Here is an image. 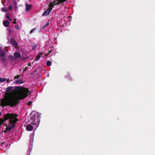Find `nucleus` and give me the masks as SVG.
Returning a JSON list of instances; mask_svg holds the SVG:
<instances>
[{
  "instance_id": "obj_1",
  "label": "nucleus",
  "mask_w": 155,
  "mask_h": 155,
  "mask_svg": "<svg viewBox=\"0 0 155 155\" xmlns=\"http://www.w3.org/2000/svg\"><path fill=\"white\" fill-rule=\"evenodd\" d=\"M14 90L17 92V96L10 98L6 102V105L11 107L16 105L18 104L19 100L24 99L31 93L28 88L22 86H17L14 88Z\"/></svg>"
},
{
  "instance_id": "obj_2",
  "label": "nucleus",
  "mask_w": 155,
  "mask_h": 155,
  "mask_svg": "<svg viewBox=\"0 0 155 155\" xmlns=\"http://www.w3.org/2000/svg\"><path fill=\"white\" fill-rule=\"evenodd\" d=\"M18 115L16 114L12 113L10 114L9 113L4 115V119L2 118H0V126L6 120L8 119H10L9 123L11 124H15L17 121H18V119L17 117Z\"/></svg>"
},
{
  "instance_id": "obj_3",
  "label": "nucleus",
  "mask_w": 155,
  "mask_h": 155,
  "mask_svg": "<svg viewBox=\"0 0 155 155\" xmlns=\"http://www.w3.org/2000/svg\"><path fill=\"white\" fill-rule=\"evenodd\" d=\"M36 117L35 115H33L30 118L31 120V122L34 125H36L38 121L36 119Z\"/></svg>"
},
{
  "instance_id": "obj_4",
  "label": "nucleus",
  "mask_w": 155,
  "mask_h": 155,
  "mask_svg": "<svg viewBox=\"0 0 155 155\" xmlns=\"http://www.w3.org/2000/svg\"><path fill=\"white\" fill-rule=\"evenodd\" d=\"M11 44L15 48H17L18 46L17 42L14 38H11L10 40Z\"/></svg>"
},
{
  "instance_id": "obj_5",
  "label": "nucleus",
  "mask_w": 155,
  "mask_h": 155,
  "mask_svg": "<svg viewBox=\"0 0 155 155\" xmlns=\"http://www.w3.org/2000/svg\"><path fill=\"white\" fill-rule=\"evenodd\" d=\"M51 11V9L48 8L45 10L42 14V16H47L49 15Z\"/></svg>"
},
{
  "instance_id": "obj_6",
  "label": "nucleus",
  "mask_w": 155,
  "mask_h": 155,
  "mask_svg": "<svg viewBox=\"0 0 155 155\" xmlns=\"http://www.w3.org/2000/svg\"><path fill=\"white\" fill-rule=\"evenodd\" d=\"M14 55L15 59L17 58H21V55L20 53L18 52H15L14 54Z\"/></svg>"
},
{
  "instance_id": "obj_7",
  "label": "nucleus",
  "mask_w": 155,
  "mask_h": 155,
  "mask_svg": "<svg viewBox=\"0 0 155 155\" xmlns=\"http://www.w3.org/2000/svg\"><path fill=\"white\" fill-rule=\"evenodd\" d=\"M23 81L21 79H19L16 80L14 82V84H21L23 83Z\"/></svg>"
},
{
  "instance_id": "obj_8",
  "label": "nucleus",
  "mask_w": 155,
  "mask_h": 155,
  "mask_svg": "<svg viewBox=\"0 0 155 155\" xmlns=\"http://www.w3.org/2000/svg\"><path fill=\"white\" fill-rule=\"evenodd\" d=\"M15 124H12V125H9L8 127H6V130L8 131H10L12 129L15 127Z\"/></svg>"
},
{
  "instance_id": "obj_9",
  "label": "nucleus",
  "mask_w": 155,
  "mask_h": 155,
  "mask_svg": "<svg viewBox=\"0 0 155 155\" xmlns=\"http://www.w3.org/2000/svg\"><path fill=\"white\" fill-rule=\"evenodd\" d=\"M33 127L30 125L29 124L27 125L26 127V129L28 131H31L33 129Z\"/></svg>"
},
{
  "instance_id": "obj_10",
  "label": "nucleus",
  "mask_w": 155,
  "mask_h": 155,
  "mask_svg": "<svg viewBox=\"0 0 155 155\" xmlns=\"http://www.w3.org/2000/svg\"><path fill=\"white\" fill-rule=\"evenodd\" d=\"M32 5L31 4H28L26 5L25 10L26 12H28L31 9Z\"/></svg>"
},
{
  "instance_id": "obj_11",
  "label": "nucleus",
  "mask_w": 155,
  "mask_h": 155,
  "mask_svg": "<svg viewBox=\"0 0 155 155\" xmlns=\"http://www.w3.org/2000/svg\"><path fill=\"white\" fill-rule=\"evenodd\" d=\"M5 54H4L3 56H1V60L3 61V63L5 64L6 61V56H5Z\"/></svg>"
},
{
  "instance_id": "obj_12",
  "label": "nucleus",
  "mask_w": 155,
  "mask_h": 155,
  "mask_svg": "<svg viewBox=\"0 0 155 155\" xmlns=\"http://www.w3.org/2000/svg\"><path fill=\"white\" fill-rule=\"evenodd\" d=\"M15 60V58L13 56L10 55L8 56V60L10 61H13Z\"/></svg>"
},
{
  "instance_id": "obj_13",
  "label": "nucleus",
  "mask_w": 155,
  "mask_h": 155,
  "mask_svg": "<svg viewBox=\"0 0 155 155\" xmlns=\"http://www.w3.org/2000/svg\"><path fill=\"white\" fill-rule=\"evenodd\" d=\"M9 22L7 20H5V21H3V24L6 27L9 26Z\"/></svg>"
},
{
  "instance_id": "obj_14",
  "label": "nucleus",
  "mask_w": 155,
  "mask_h": 155,
  "mask_svg": "<svg viewBox=\"0 0 155 155\" xmlns=\"http://www.w3.org/2000/svg\"><path fill=\"white\" fill-rule=\"evenodd\" d=\"M13 87L12 86H10L6 88V91L10 92L13 90Z\"/></svg>"
},
{
  "instance_id": "obj_15",
  "label": "nucleus",
  "mask_w": 155,
  "mask_h": 155,
  "mask_svg": "<svg viewBox=\"0 0 155 155\" xmlns=\"http://www.w3.org/2000/svg\"><path fill=\"white\" fill-rule=\"evenodd\" d=\"M55 5L54 4H53L52 3H51V2H50V4L49 5V8H48L49 9H51V10H52V8H54V6Z\"/></svg>"
},
{
  "instance_id": "obj_16",
  "label": "nucleus",
  "mask_w": 155,
  "mask_h": 155,
  "mask_svg": "<svg viewBox=\"0 0 155 155\" xmlns=\"http://www.w3.org/2000/svg\"><path fill=\"white\" fill-rule=\"evenodd\" d=\"M66 78L68 80H70L71 79L70 74L69 73H67L66 75Z\"/></svg>"
},
{
  "instance_id": "obj_17",
  "label": "nucleus",
  "mask_w": 155,
  "mask_h": 155,
  "mask_svg": "<svg viewBox=\"0 0 155 155\" xmlns=\"http://www.w3.org/2000/svg\"><path fill=\"white\" fill-rule=\"evenodd\" d=\"M4 54H5V52L2 49H0V56H3Z\"/></svg>"
},
{
  "instance_id": "obj_18",
  "label": "nucleus",
  "mask_w": 155,
  "mask_h": 155,
  "mask_svg": "<svg viewBox=\"0 0 155 155\" xmlns=\"http://www.w3.org/2000/svg\"><path fill=\"white\" fill-rule=\"evenodd\" d=\"M37 46L38 45L37 44H33L32 45V50H34L37 47Z\"/></svg>"
},
{
  "instance_id": "obj_19",
  "label": "nucleus",
  "mask_w": 155,
  "mask_h": 155,
  "mask_svg": "<svg viewBox=\"0 0 155 155\" xmlns=\"http://www.w3.org/2000/svg\"><path fill=\"white\" fill-rule=\"evenodd\" d=\"M6 80V78H0V82H5Z\"/></svg>"
},
{
  "instance_id": "obj_20",
  "label": "nucleus",
  "mask_w": 155,
  "mask_h": 155,
  "mask_svg": "<svg viewBox=\"0 0 155 155\" xmlns=\"http://www.w3.org/2000/svg\"><path fill=\"white\" fill-rule=\"evenodd\" d=\"M40 58L41 56L40 55H38L36 56V57L34 59V60L36 61H38Z\"/></svg>"
},
{
  "instance_id": "obj_21",
  "label": "nucleus",
  "mask_w": 155,
  "mask_h": 155,
  "mask_svg": "<svg viewBox=\"0 0 155 155\" xmlns=\"http://www.w3.org/2000/svg\"><path fill=\"white\" fill-rule=\"evenodd\" d=\"M51 62L49 61H48L46 63V65L48 66H50L51 65Z\"/></svg>"
},
{
  "instance_id": "obj_22",
  "label": "nucleus",
  "mask_w": 155,
  "mask_h": 155,
  "mask_svg": "<svg viewBox=\"0 0 155 155\" xmlns=\"http://www.w3.org/2000/svg\"><path fill=\"white\" fill-rule=\"evenodd\" d=\"M1 10L4 12H6L7 11V8L4 7L2 8Z\"/></svg>"
},
{
  "instance_id": "obj_23",
  "label": "nucleus",
  "mask_w": 155,
  "mask_h": 155,
  "mask_svg": "<svg viewBox=\"0 0 155 155\" xmlns=\"http://www.w3.org/2000/svg\"><path fill=\"white\" fill-rule=\"evenodd\" d=\"M56 2H57L56 3V4H54V5H58L60 4V3H58L60 2V0H56Z\"/></svg>"
},
{
  "instance_id": "obj_24",
  "label": "nucleus",
  "mask_w": 155,
  "mask_h": 155,
  "mask_svg": "<svg viewBox=\"0 0 155 155\" xmlns=\"http://www.w3.org/2000/svg\"><path fill=\"white\" fill-rule=\"evenodd\" d=\"M36 30V29L35 28H33V29H32L30 31V33L31 34L33 32L35 31Z\"/></svg>"
},
{
  "instance_id": "obj_25",
  "label": "nucleus",
  "mask_w": 155,
  "mask_h": 155,
  "mask_svg": "<svg viewBox=\"0 0 155 155\" xmlns=\"http://www.w3.org/2000/svg\"><path fill=\"white\" fill-rule=\"evenodd\" d=\"M52 51L51 50L49 51L48 52V53L47 54H45V55L46 56H48L49 55V54L52 52Z\"/></svg>"
},
{
  "instance_id": "obj_26",
  "label": "nucleus",
  "mask_w": 155,
  "mask_h": 155,
  "mask_svg": "<svg viewBox=\"0 0 155 155\" xmlns=\"http://www.w3.org/2000/svg\"><path fill=\"white\" fill-rule=\"evenodd\" d=\"M67 0H60V2L58 3H63L64 2H65L67 1Z\"/></svg>"
},
{
  "instance_id": "obj_27",
  "label": "nucleus",
  "mask_w": 155,
  "mask_h": 155,
  "mask_svg": "<svg viewBox=\"0 0 155 155\" xmlns=\"http://www.w3.org/2000/svg\"><path fill=\"white\" fill-rule=\"evenodd\" d=\"M5 1L6 0H2V4L4 5H5Z\"/></svg>"
},
{
  "instance_id": "obj_28",
  "label": "nucleus",
  "mask_w": 155,
  "mask_h": 155,
  "mask_svg": "<svg viewBox=\"0 0 155 155\" xmlns=\"http://www.w3.org/2000/svg\"><path fill=\"white\" fill-rule=\"evenodd\" d=\"M32 104V102L30 101H29L27 103V104L29 105H30Z\"/></svg>"
},
{
  "instance_id": "obj_29",
  "label": "nucleus",
  "mask_w": 155,
  "mask_h": 155,
  "mask_svg": "<svg viewBox=\"0 0 155 155\" xmlns=\"http://www.w3.org/2000/svg\"><path fill=\"white\" fill-rule=\"evenodd\" d=\"M20 77V76L18 75H17V76H16L14 77V79L18 78Z\"/></svg>"
},
{
  "instance_id": "obj_30",
  "label": "nucleus",
  "mask_w": 155,
  "mask_h": 155,
  "mask_svg": "<svg viewBox=\"0 0 155 155\" xmlns=\"http://www.w3.org/2000/svg\"><path fill=\"white\" fill-rule=\"evenodd\" d=\"M12 8V5H10L8 9L10 10H11Z\"/></svg>"
},
{
  "instance_id": "obj_31",
  "label": "nucleus",
  "mask_w": 155,
  "mask_h": 155,
  "mask_svg": "<svg viewBox=\"0 0 155 155\" xmlns=\"http://www.w3.org/2000/svg\"><path fill=\"white\" fill-rule=\"evenodd\" d=\"M28 69V67H26L24 69L23 72L24 71H26Z\"/></svg>"
},
{
  "instance_id": "obj_32",
  "label": "nucleus",
  "mask_w": 155,
  "mask_h": 155,
  "mask_svg": "<svg viewBox=\"0 0 155 155\" xmlns=\"http://www.w3.org/2000/svg\"><path fill=\"white\" fill-rule=\"evenodd\" d=\"M13 4H14V5H15V6L16 8H17V4L16 2H14Z\"/></svg>"
},
{
  "instance_id": "obj_33",
  "label": "nucleus",
  "mask_w": 155,
  "mask_h": 155,
  "mask_svg": "<svg viewBox=\"0 0 155 155\" xmlns=\"http://www.w3.org/2000/svg\"><path fill=\"white\" fill-rule=\"evenodd\" d=\"M16 19H14V21L13 22H12V23L13 24H16Z\"/></svg>"
},
{
  "instance_id": "obj_34",
  "label": "nucleus",
  "mask_w": 155,
  "mask_h": 155,
  "mask_svg": "<svg viewBox=\"0 0 155 155\" xmlns=\"http://www.w3.org/2000/svg\"><path fill=\"white\" fill-rule=\"evenodd\" d=\"M7 18L9 20L11 21V18H10V17L9 16H7Z\"/></svg>"
},
{
  "instance_id": "obj_35",
  "label": "nucleus",
  "mask_w": 155,
  "mask_h": 155,
  "mask_svg": "<svg viewBox=\"0 0 155 155\" xmlns=\"http://www.w3.org/2000/svg\"><path fill=\"white\" fill-rule=\"evenodd\" d=\"M49 21H48V22H47L46 24H45L47 26H48L49 25Z\"/></svg>"
},
{
  "instance_id": "obj_36",
  "label": "nucleus",
  "mask_w": 155,
  "mask_h": 155,
  "mask_svg": "<svg viewBox=\"0 0 155 155\" xmlns=\"http://www.w3.org/2000/svg\"><path fill=\"white\" fill-rule=\"evenodd\" d=\"M47 26L46 25H45L42 28V29H44L45 28H46V27H47Z\"/></svg>"
},
{
  "instance_id": "obj_37",
  "label": "nucleus",
  "mask_w": 155,
  "mask_h": 155,
  "mask_svg": "<svg viewBox=\"0 0 155 155\" xmlns=\"http://www.w3.org/2000/svg\"><path fill=\"white\" fill-rule=\"evenodd\" d=\"M47 26L46 25H45L42 28V29H44L45 28H46V27H47Z\"/></svg>"
},
{
  "instance_id": "obj_38",
  "label": "nucleus",
  "mask_w": 155,
  "mask_h": 155,
  "mask_svg": "<svg viewBox=\"0 0 155 155\" xmlns=\"http://www.w3.org/2000/svg\"><path fill=\"white\" fill-rule=\"evenodd\" d=\"M47 26L46 25H45L42 28V29H44L45 28H46V27H47Z\"/></svg>"
},
{
  "instance_id": "obj_39",
  "label": "nucleus",
  "mask_w": 155,
  "mask_h": 155,
  "mask_svg": "<svg viewBox=\"0 0 155 155\" xmlns=\"http://www.w3.org/2000/svg\"><path fill=\"white\" fill-rule=\"evenodd\" d=\"M15 27L16 28L18 29L19 28V26L18 25H17L15 26Z\"/></svg>"
},
{
  "instance_id": "obj_40",
  "label": "nucleus",
  "mask_w": 155,
  "mask_h": 155,
  "mask_svg": "<svg viewBox=\"0 0 155 155\" xmlns=\"http://www.w3.org/2000/svg\"><path fill=\"white\" fill-rule=\"evenodd\" d=\"M56 1H54L53 2H51V3H52L53 4H55L56 3Z\"/></svg>"
},
{
  "instance_id": "obj_41",
  "label": "nucleus",
  "mask_w": 155,
  "mask_h": 155,
  "mask_svg": "<svg viewBox=\"0 0 155 155\" xmlns=\"http://www.w3.org/2000/svg\"><path fill=\"white\" fill-rule=\"evenodd\" d=\"M29 66H30V67H31V64H30V63H29L28 64V67H29Z\"/></svg>"
},
{
  "instance_id": "obj_42",
  "label": "nucleus",
  "mask_w": 155,
  "mask_h": 155,
  "mask_svg": "<svg viewBox=\"0 0 155 155\" xmlns=\"http://www.w3.org/2000/svg\"><path fill=\"white\" fill-rule=\"evenodd\" d=\"M9 81V79H8V80H7V82H8Z\"/></svg>"
},
{
  "instance_id": "obj_43",
  "label": "nucleus",
  "mask_w": 155,
  "mask_h": 155,
  "mask_svg": "<svg viewBox=\"0 0 155 155\" xmlns=\"http://www.w3.org/2000/svg\"><path fill=\"white\" fill-rule=\"evenodd\" d=\"M43 54L42 53H40V54L39 55H42Z\"/></svg>"
},
{
  "instance_id": "obj_44",
  "label": "nucleus",
  "mask_w": 155,
  "mask_h": 155,
  "mask_svg": "<svg viewBox=\"0 0 155 155\" xmlns=\"http://www.w3.org/2000/svg\"><path fill=\"white\" fill-rule=\"evenodd\" d=\"M8 49H6V50H5V51H8Z\"/></svg>"
},
{
  "instance_id": "obj_45",
  "label": "nucleus",
  "mask_w": 155,
  "mask_h": 155,
  "mask_svg": "<svg viewBox=\"0 0 155 155\" xmlns=\"http://www.w3.org/2000/svg\"><path fill=\"white\" fill-rule=\"evenodd\" d=\"M1 115V113H0V115Z\"/></svg>"
}]
</instances>
